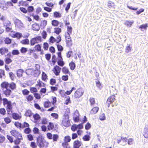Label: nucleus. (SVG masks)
I'll use <instances>...</instances> for the list:
<instances>
[{"label":"nucleus","mask_w":148,"mask_h":148,"mask_svg":"<svg viewBox=\"0 0 148 148\" xmlns=\"http://www.w3.org/2000/svg\"><path fill=\"white\" fill-rule=\"evenodd\" d=\"M66 110L63 115L61 124L62 125L67 127L69 126L70 124L69 115L70 110L69 109L67 108Z\"/></svg>","instance_id":"7ed1b4c3"},{"label":"nucleus","mask_w":148,"mask_h":148,"mask_svg":"<svg viewBox=\"0 0 148 148\" xmlns=\"http://www.w3.org/2000/svg\"><path fill=\"white\" fill-rule=\"evenodd\" d=\"M99 119L101 121H103L106 119V117L104 113H102L100 114Z\"/></svg>","instance_id":"4d7b16f0"},{"label":"nucleus","mask_w":148,"mask_h":148,"mask_svg":"<svg viewBox=\"0 0 148 148\" xmlns=\"http://www.w3.org/2000/svg\"><path fill=\"white\" fill-rule=\"evenodd\" d=\"M0 8L3 9H7V7L6 6V3L4 2L0 3Z\"/></svg>","instance_id":"e2e57ef3"},{"label":"nucleus","mask_w":148,"mask_h":148,"mask_svg":"<svg viewBox=\"0 0 148 148\" xmlns=\"http://www.w3.org/2000/svg\"><path fill=\"white\" fill-rule=\"evenodd\" d=\"M76 90V88L73 87H72L71 88V89L69 90H67L65 92V94H66V95H70L71 93L72 92V91L74 90Z\"/></svg>","instance_id":"37998d69"},{"label":"nucleus","mask_w":148,"mask_h":148,"mask_svg":"<svg viewBox=\"0 0 148 148\" xmlns=\"http://www.w3.org/2000/svg\"><path fill=\"white\" fill-rule=\"evenodd\" d=\"M148 27V24L147 23L143 24V25H140L139 28L140 29H146Z\"/></svg>","instance_id":"13d9d810"},{"label":"nucleus","mask_w":148,"mask_h":148,"mask_svg":"<svg viewBox=\"0 0 148 148\" xmlns=\"http://www.w3.org/2000/svg\"><path fill=\"white\" fill-rule=\"evenodd\" d=\"M42 41V39L40 36H36L32 38L30 40V45L32 46H33L36 43L41 42Z\"/></svg>","instance_id":"423d86ee"},{"label":"nucleus","mask_w":148,"mask_h":148,"mask_svg":"<svg viewBox=\"0 0 148 148\" xmlns=\"http://www.w3.org/2000/svg\"><path fill=\"white\" fill-rule=\"evenodd\" d=\"M47 21L46 20H44L41 21L40 23V27L42 28H45L47 25Z\"/></svg>","instance_id":"a878e982"},{"label":"nucleus","mask_w":148,"mask_h":148,"mask_svg":"<svg viewBox=\"0 0 148 148\" xmlns=\"http://www.w3.org/2000/svg\"><path fill=\"white\" fill-rule=\"evenodd\" d=\"M15 126L18 128H22L21 124L18 122H15L14 123Z\"/></svg>","instance_id":"603ef678"},{"label":"nucleus","mask_w":148,"mask_h":148,"mask_svg":"<svg viewBox=\"0 0 148 148\" xmlns=\"http://www.w3.org/2000/svg\"><path fill=\"white\" fill-rule=\"evenodd\" d=\"M4 120L7 124L10 123L11 121V119L8 117H7L4 118Z\"/></svg>","instance_id":"a18cd8bd"},{"label":"nucleus","mask_w":148,"mask_h":148,"mask_svg":"<svg viewBox=\"0 0 148 148\" xmlns=\"http://www.w3.org/2000/svg\"><path fill=\"white\" fill-rule=\"evenodd\" d=\"M51 62L53 65L55 64L56 62V57L54 55H53L52 56L51 59Z\"/></svg>","instance_id":"6e6d98bb"},{"label":"nucleus","mask_w":148,"mask_h":148,"mask_svg":"<svg viewBox=\"0 0 148 148\" xmlns=\"http://www.w3.org/2000/svg\"><path fill=\"white\" fill-rule=\"evenodd\" d=\"M45 84L43 82L40 80L39 79L37 81V83L36 84V86L38 88L45 86Z\"/></svg>","instance_id":"dca6fc26"},{"label":"nucleus","mask_w":148,"mask_h":148,"mask_svg":"<svg viewBox=\"0 0 148 148\" xmlns=\"http://www.w3.org/2000/svg\"><path fill=\"white\" fill-rule=\"evenodd\" d=\"M84 91L82 88H80L77 89L73 94V96L75 99H79L84 94Z\"/></svg>","instance_id":"39448f33"},{"label":"nucleus","mask_w":148,"mask_h":148,"mask_svg":"<svg viewBox=\"0 0 148 148\" xmlns=\"http://www.w3.org/2000/svg\"><path fill=\"white\" fill-rule=\"evenodd\" d=\"M31 92L32 93L36 92L38 91L37 89L35 87H32L30 88Z\"/></svg>","instance_id":"680f3d73"},{"label":"nucleus","mask_w":148,"mask_h":148,"mask_svg":"<svg viewBox=\"0 0 148 148\" xmlns=\"http://www.w3.org/2000/svg\"><path fill=\"white\" fill-rule=\"evenodd\" d=\"M108 6L110 8H115L114 3L111 1H110L108 3Z\"/></svg>","instance_id":"4c0bfd02"},{"label":"nucleus","mask_w":148,"mask_h":148,"mask_svg":"<svg viewBox=\"0 0 148 148\" xmlns=\"http://www.w3.org/2000/svg\"><path fill=\"white\" fill-rule=\"evenodd\" d=\"M64 142L62 143V145L69 144L68 143L71 140V137L69 136H65L64 138Z\"/></svg>","instance_id":"4468645a"},{"label":"nucleus","mask_w":148,"mask_h":148,"mask_svg":"<svg viewBox=\"0 0 148 148\" xmlns=\"http://www.w3.org/2000/svg\"><path fill=\"white\" fill-rule=\"evenodd\" d=\"M34 119L35 120H38L40 119V116L38 113H36L33 115Z\"/></svg>","instance_id":"79ce46f5"},{"label":"nucleus","mask_w":148,"mask_h":148,"mask_svg":"<svg viewBox=\"0 0 148 148\" xmlns=\"http://www.w3.org/2000/svg\"><path fill=\"white\" fill-rule=\"evenodd\" d=\"M62 32L61 29L58 27H56L54 28V33L57 35L59 34Z\"/></svg>","instance_id":"72a5a7b5"},{"label":"nucleus","mask_w":148,"mask_h":148,"mask_svg":"<svg viewBox=\"0 0 148 148\" xmlns=\"http://www.w3.org/2000/svg\"><path fill=\"white\" fill-rule=\"evenodd\" d=\"M29 39H25L24 40H22L21 41V43L24 45H28L29 44Z\"/></svg>","instance_id":"e433bc0d"},{"label":"nucleus","mask_w":148,"mask_h":148,"mask_svg":"<svg viewBox=\"0 0 148 148\" xmlns=\"http://www.w3.org/2000/svg\"><path fill=\"white\" fill-rule=\"evenodd\" d=\"M24 72L23 69H18L17 71V75L18 77H20L22 76Z\"/></svg>","instance_id":"b1692460"},{"label":"nucleus","mask_w":148,"mask_h":148,"mask_svg":"<svg viewBox=\"0 0 148 148\" xmlns=\"http://www.w3.org/2000/svg\"><path fill=\"white\" fill-rule=\"evenodd\" d=\"M47 127L48 129L49 130L53 129L54 127L53 124V123L51 122H49V123Z\"/></svg>","instance_id":"ea45409f"},{"label":"nucleus","mask_w":148,"mask_h":148,"mask_svg":"<svg viewBox=\"0 0 148 148\" xmlns=\"http://www.w3.org/2000/svg\"><path fill=\"white\" fill-rule=\"evenodd\" d=\"M4 42L5 44H10L11 42V40L9 38H6Z\"/></svg>","instance_id":"69168bd1"},{"label":"nucleus","mask_w":148,"mask_h":148,"mask_svg":"<svg viewBox=\"0 0 148 148\" xmlns=\"http://www.w3.org/2000/svg\"><path fill=\"white\" fill-rule=\"evenodd\" d=\"M1 86L3 89V94L6 97H8L12 95V91L16 89V84L14 82L9 83L7 82L4 81L1 83Z\"/></svg>","instance_id":"f257e3e1"},{"label":"nucleus","mask_w":148,"mask_h":148,"mask_svg":"<svg viewBox=\"0 0 148 148\" xmlns=\"http://www.w3.org/2000/svg\"><path fill=\"white\" fill-rule=\"evenodd\" d=\"M143 136L145 138H148V128H145Z\"/></svg>","instance_id":"c9c22d12"},{"label":"nucleus","mask_w":148,"mask_h":148,"mask_svg":"<svg viewBox=\"0 0 148 148\" xmlns=\"http://www.w3.org/2000/svg\"><path fill=\"white\" fill-rule=\"evenodd\" d=\"M43 47L45 50H48L49 47V45L47 42H45L43 44Z\"/></svg>","instance_id":"338daca9"},{"label":"nucleus","mask_w":148,"mask_h":148,"mask_svg":"<svg viewBox=\"0 0 148 148\" xmlns=\"http://www.w3.org/2000/svg\"><path fill=\"white\" fill-rule=\"evenodd\" d=\"M20 51L22 53H25L27 52V48L23 47L21 48Z\"/></svg>","instance_id":"774afa93"},{"label":"nucleus","mask_w":148,"mask_h":148,"mask_svg":"<svg viewBox=\"0 0 148 148\" xmlns=\"http://www.w3.org/2000/svg\"><path fill=\"white\" fill-rule=\"evenodd\" d=\"M15 27L18 28H21L23 27V24L20 20L17 19L14 22Z\"/></svg>","instance_id":"f8f14e48"},{"label":"nucleus","mask_w":148,"mask_h":148,"mask_svg":"<svg viewBox=\"0 0 148 148\" xmlns=\"http://www.w3.org/2000/svg\"><path fill=\"white\" fill-rule=\"evenodd\" d=\"M99 108L98 107H95L93 108L90 111V113L91 114H93L97 113L99 110Z\"/></svg>","instance_id":"4be33fe9"},{"label":"nucleus","mask_w":148,"mask_h":148,"mask_svg":"<svg viewBox=\"0 0 148 148\" xmlns=\"http://www.w3.org/2000/svg\"><path fill=\"white\" fill-rule=\"evenodd\" d=\"M70 35V34H68L67 32H65L64 34V36L65 37V40L71 39Z\"/></svg>","instance_id":"c03bdc74"},{"label":"nucleus","mask_w":148,"mask_h":148,"mask_svg":"<svg viewBox=\"0 0 148 148\" xmlns=\"http://www.w3.org/2000/svg\"><path fill=\"white\" fill-rule=\"evenodd\" d=\"M5 63L7 64H9L11 63L12 61V60L10 58L7 57L5 59Z\"/></svg>","instance_id":"49530a36"},{"label":"nucleus","mask_w":148,"mask_h":148,"mask_svg":"<svg viewBox=\"0 0 148 148\" xmlns=\"http://www.w3.org/2000/svg\"><path fill=\"white\" fill-rule=\"evenodd\" d=\"M134 22V21H131L126 20L125 21L124 24L128 27H130L131 26Z\"/></svg>","instance_id":"bb28decb"},{"label":"nucleus","mask_w":148,"mask_h":148,"mask_svg":"<svg viewBox=\"0 0 148 148\" xmlns=\"http://www.w3.org/2000/svg\"><path fill=\"white\" fill-rule=\"evenodd\" d=\"M22 92L24 95H28L29 93V91L27 89H24L22 90Z\"/></svg>","instance_id":"052dcab7"},{"label":"nucleus","mask_w":148,"mask_h":148,"mask_svg":"<svg viewBox=\"0 0 148 148\" xmlns=\"http://www.w3.org/2000/svg\"><path fill=\"white\" fill-rule=\"evenodd\" d=\"M32 28L34 31H38L40 29L39 25L37 23H34L32 25Z\"/></svg>","instance_id":"2eb2a0df"},{"label":"nucleus","mask_w":148,"mask_h":148,"mask_svg":"<svg viewBox=\"0 0 148 148\" xmlns=\"http://www.w3.org/2000/svg\"><path fill=\"white\" fill-rule=\"evenodd\" d=\"M90 137L88 135H86L82 138L83 140L84 141H88L90 140Z\"/></svg>","instance_id":"a19ab883"},{"label":"nucleus","mask_w":148,"mask_h":148,"mask_svg":"<svg viewBox=\"0 0 148 148\" xmlns=\"http://www.w3.org/2000/svg\"><path fill=\"white\" fill-rule=\"evenodd\" d=\"M57 48L59 52L58 53H60V55H61V52L63 50V47L59 44H56Z\"/></svg>","instance_id":"cd10ccee"},{"label":"nucleus","mask_w":148,"mask_h":148,"mask_svg":"<svg viewBox=\"0 0 148 148\" xmlns=\"http://www.w3.org/2000/svg\"><path fill=\"white\" fill-rule=\"evenodd\" d=\"M57 54L58 58L57 61L58 64L59 66H62L64 65V63L63 61L61 55H60V53H57Z\"/></svg>","instance_id":"1a4fd4ad"},{"label":"nucleus","mask_w":148,"mask_h":148,"mask_svg":"<svg viewBox=\"0 0 148 148\" xmlns=\"http://www.w3.org/2000/svg\"><path fill=\"white\" fill-rule=\"evenodd\" d=\"M115 97V96L113 95H111L108 98L106 102V104L108 108L109 107L110 104L112 103L116 100Z\"/></svg>","instance_id":"0eeeda50"},{"label":"nucleus","mask_w":148,"mask_h":148,"mask_svg":"<svg viewBox=\"0 0 148 148\" xmlns=\"http://www.w3.org/2000/svg\"><path fill=\"white\" fill-rule=\"evenodd\" d=\"M82 145V142L78 140L74 141L73 143V148H79Z\"/></svg>","instance_id":"9b49d317"},{"label":"nucleus","mask_w":148,"mask_h":148,"mask_svg":"<svg viewBox=\"0 0 148 148\" xmlns=\"http://www.w3.org/2000/svg\"><path fill=\"white\" fill-rule=\"evenodd\" d=\"M69 66L71 70H73L75 68V64L73 61H71L69 63Z\"/></svg>","instance_id":"2f4dec72"},{"label":"nucleus","mask_w":148,"mask_h":148,"mask_svg":"<svg viewBox=\"0 0 148 148\" xmlns=\"http://www.w3.org/2000/svg\"><path fill=\"white\" fill-rule=\"evenodd\" d=\"M89 101L90 103V104L91 106H93L95 103V100L93 98H90L89 100Z\"/></svg>","instance_id":"864d4df0"},{"label":"nucleus","mask_w":148,"mask_h":148,"mask_svg":"<svg viewBox=\"0 0 148 148\" xmlns=\"http://www.w3.org/2000/svg\"><path fill=\"white\" fill-rule=\"evenodd\" d=\"M36 143L40 148H45L48 146V143L41 135L39 136L37 138Z\"/></svg>","instance_id":"20e7f679"},{"label":"nucleus","mask_w":148,"mask_h":148,"mask_svg":"<svg viewBox=\"0 0 148 148\" xmlns=\"http://www.w3.org/2000/svg\"><path fill=\"white\" fill-rule=\"evenodd\" d=\"M12 116L13 119L15 120H20L21 118V115L16 113H12Z\"/></svg>","instance_id":"f3484780"},{"label":"nucleus","mask_w":148,"mask_h":148,"mask_svg":"<svg viewBox=\"0 0 148 148\" xmlns=\"http://www.w3.org/2000/svg\"><path fill=\"white\" fill-rule=\"evenodd\" d=\"M62 16V14L59 12L55 11L53 12V16L55 18H60Z\"/></svg>","instance_id":"6ab92c4d"},{"label":"nucleus","mask_w":148,"mask_h":148,"mask_svg":"<svg viewBox=\"0 0 148 148\" xmlns=\"http://www.w3.org/2000/svg\"><path fill=\"white\" fill-rule=\"evenodd\" d=\"M62 73L65 74H70V73L69 69L66 66H64L62 68Z\"/></svg>","instance_id":"412c9836"},{"label":"nucleus","mask_w":148,"mask_h":148,"mask_svg":"<svg viewBox=\"0 0 148 148\" xmlns=\"http://www.w3.org/2000/svg\"><path fill=\"white\" fill-rule=\"evenodd\" d=\"M43 105L45 108H47L51 106V102L49 100L45 101L43 103Z\"/></svg>","instance_id":"c85d7f7f"},{"label":"nucleus","mask_w":148,"mask_h":148,"mask_svg":"<svg viewBox=\"0 0 148 148\" xmlns=\"http://www.w3.org/2000/svg\"><path fill=\"white\" fill-rule=\"evenodd\" d=\"M12 38H16L18 39H20L22 36L21 33L19 32L15 33L14 35H12Z\"/></svg>","instance_id":"393cba45"},{"label":"nucleus","mask_w":148,"mask_h":148,"mask_svg":"<svg viewBox=\"0 0 148 148\" xmlns=\"http://www.w3.org/2000/svg\"><path fill=\"white\" fill-rule=\"evenodd\" d=\"M8 140L10 142L12 143L14 142L13 138L11 136H10L9 135H7L6 136Z\"/></svg>","instance_id":"8fccbe9b"},{"label":"nucleus","mask_w":148,"mask_h":148,"mask_svg":"<svg viewBox=\"0 0 148 148\" xmlns=\"http://www.w3.org/2000/svg\"><path fill=\"white\" fill-rule=\"evenodd\" d=\"M56 80L55 79L51 78L50 80V84L51 85H54L56 83Z\"/></svg>","instance_id":"bf43d9fd"},{"label":"nucleus","mask_w":148,"mask_h":148,"mask_svg":"<svg viewBox=\"0 0 148 148\" xmlns=\"http://www.w3.org/2000/svg\"><path fill=\"white\" fill-rule=\"evenodd\" d=\"M51 24L54 26H58L59 24V22L57 20H53L51 21Z\"/></svg>","instance_id":"f704fd0d"},{"label":"nucleus","mask_w":148,"mask_h":148,"mask_svg":"<svg viewBox=\"0 0 148 148\" xmlns=\"http://www.w3.org/2000/svg\"><path fill=\"white\" fill-rule=\"evenodd\" d=\"M83 126L82 124H79L78 125L74 124L71 127V130L73 132L75 131L77 129H83Z\"/></svg>","instance_id":"9d476101"},{"label":"nucleus","mask_w":148,"mask_h":148,"mask_svg":"<svg viewBox=\"0 0 148 148\" xmlns=\"http://www.w3.org/2000/svg\"><path fill=\"white\" fill-rule=\"evenodd\" d=\"M23 132L25 134H29L31 132V130L29 127L23 130Z\"/></svg>","instance_id":"09e8293b"},{"label":"nucleus","mask_w":148,"mask_h":148,"mask_svg":"<svg viewBox=\"0 0 148 148\" xmlns=\"http://www.w3.org/2000/svg\"><path fill=\"white\" fill-rule=\"evenodd\" d=\"M67 32H67L68 34H71L73 28L71 26H68L67 27Z\"/></svg>","instance_id":"5fc2aeb1"},{"label":"nucleus","mask_w":148,"mask_h":148,"mask_svg":"<svg viewBox=\"0 0 148 148\" xmlns=\"http://www.w3.org/2000/svg\"><path fill=\"white\" fill-rule=\"evenodd\" d=\"M61 69L60 67L56 65L53 68L52 71L56 75L58 76L60 75Z\"/></svg>","instance_id":"6e6552de"},{"label":"nucleus","mask_w":148,"mask_h":148,"mask_svg":"<svg viewBox=\"0 0 148 148\" xmlns=\"http://www.w3.org/2000/svg\"><path fill=\"white\" fill-rule=\"evenodd\" d=\"M28 5V3L26 1L21 0L19 1L18 5L19 6H26Z\"/></svg>","instance_id":"a211bd4d"},{"label":"nucleus","mask_w":148,"mask_h":148,"mask_svg":"<svg viewBox=\"0 0 148 148\" xmlns=\"http://www.w3.org/2000/svg\"><path fill=\"white\" fill-rule=\"evenodd\" d=\"M5 136L0 134V144L3 143L5 141Z\"/></svg>","instance_id":"0e129e2a"},{"label":"nucleus","mask_w":148,"mask_h":148,"mask_svg":"<svg viewBox=\"0 0 148 148\" xmlns=\"http://www.w3.org/2000/svg\"><path fill=\"white\" fill-rule=\"evenodd\" d=\"M32 115V111L29 110H27L25 112V115L27 117H31Z\"/></svg>","instance_id":"7c9ffc66"},{"label":"nucleus","mask_w":148,"mask_h":148,"mask_svg":"<svg viewBox=\"0 0 148 148\" xmlns=\"http://www.w3.org/2000/svg\"><path fill=\"white\" fill-rule=\"evenodd\" d=\"M25 99L26 101L29 103L33 100L34 97L32 95H29L25 97Z\"/></svg>","instance_id":"aec40b11"},{"label":"nucleus","mask_w":148,"mask_h":148,"mask_svg":"<svg viewBox=\"0 0 148 148\" xmlns=\"http://www.w3.org/2000/svg\"><path fill=\"white\" fill-rule=\"evenodd\" d=\"M34 48L35 50L38 52H39V51H41V49H42L40 45L38 44L35 45Z\"/></svg>","instance_id":"58836bf2"},{"label":"nucleus","mask_w":148,"mask_h":148,"mask_svg":"<svg viewBox=\"0 0 148 148\" xmlns=\"http://www.w3.org/2000/svg\"><path fill=\"white\" fill-rule=\"evenodd\" d=\"M66 46L68 47H71L73 45L72 39L65 40Z\"/></svg>","instance_id":"c756f323"},{"label":"nucleus","mask_w":148,"mask_h":148,"mask_svg":"<svg viewBox=\"0 0 148 148\" xmlns=\"http://www.w3.org/2000/svg\"><path fill=\"white\" fill-rule=\"evenodd\" d=\"M95 82L97 86L99 89H101L102 87V86L99 80V79H97V81H96Z\"/></svg>","instance_id":"de8ad7c7"},{"label":"nucleus","mask_w":148,"mask_h":148,"mask_svg":"<svg viewBox=\"0 0 148 148\" xmlns=\"http://www.w3.org/2000/svg\"><path fill=\"white\" fill-rule=\"evenodd\" d=\"M41 79L42 80L45 82H46L48 79V76L44 72H42Z\"/></svg>","instance_id":"5701e85b"},{"label":"nucleus","mask_w":148,"mask_h":148,"mask_svg":"<svg viewBox=\"0 0 148 148\" xmlns=\"http://www.w3.org/2000/svg\"><path fill=\"white\" fill-rule=\"evenodd\" d=\"M132 47L129 44H127L125 49V52L126 53H128L132 50Z\"/></svg>","instance_id":"473e14b6"},{"label":"nucleus","mask_w":148,"mask_h":148,"mask_svg":"<svg viewBox=\"0 0 148 148\" xmlns=\"http://www.w3.org/2000/svg\"><path fill=\"white\" fill-rule=\"evenodd\" d=\"M8 52L9 49L6 47H3L0 48V53L2 55H5Z\"/></svg>","instance_id":"ddd939ff"},{"label":"nucleus","mask_w":148,"mask_h":148,"mask_svg":"<svg viewBox=\"0 0 148 148\" xmlns=\"http://www.w3.org/2000/svg\"><path fill=\"white\" fill-rule=\"evenodd\" d=\"M9 74L11 79L12 80H14L16 77L15 75L12 72H10Z\"/></svg>","instance_id":"3c124183"},{"label":"nucleus","mask_w":148,"mask_h":148,"mask_svg":"<svg viewBox=\"0 0 148 148\" xmlns=\"http://www.w3.org/2000/svg\"><path fill=\"white\" fill-rule=\"evenodd\" d=\"M12 135L15 137L16 139L14 140L15 145H18L21 143V141L23 139L22 134L15 130H12L10 132Z\"/></svg>","instance_id":"f03ea898"}]
</instances>
